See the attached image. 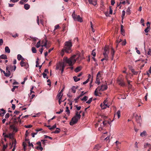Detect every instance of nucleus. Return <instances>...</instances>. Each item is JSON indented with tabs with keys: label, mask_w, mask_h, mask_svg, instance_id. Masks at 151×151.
Returning <instances> with one entry per match:
<instances>
[{
	"label": "nucleus",
	"mask_w": 151,
	"mask_h": 151,
	"mask_svg": "<svg viewBox=\"0 0 151 151\" xmlns=\"http://www.w3.org/2000/svg\"><path fill=\"white\" fill-rule=\"evenodd\" d=\"M60 132V129L58 128H56V130H55L54 132H52V133H54L55 134L59 133Z\"/></svg>",
	"instance_id": "nucleus-24"
},
{
	"label": "nucleus",
	"mask_w": 151,
	"mask_h": 151,
	"mask_svg": "<svg viewBox=\"0 0 151 151\" xmlns=\"http://www.w3.org/2000/svg\"><path fill=\"white\" fill-rule=\"evenodd\" d=\"M150 27L149 26L148 27L145 29L144 31L145 33H147L149 30V29H150Z\"/></svg>",
	"instance_id": "nucleus-34"
},
{
	"label": "nucleus",
	"mask_w": 151,
	"mask_h": 151,
	"mask_svg": "<svg viewBox=\"0 0 151 151\" xmlns=\"http://www.w3.org/2000/svg\"><path fill=\"white\" fill-rule=\"evenodd\" d=\"M108 50V48L107 47H105L104 48V51L103 53V55L104 58H107L108 60V55L107 53V51Z\"/></svg>",
	"instance_id": "nucleus-10"
},
{
	"label": "nucleus",
	"mask_w": 151,
	"mask_h": 151,
	"mask_svg": "<svg viewBox=\"0 0 151 151\" xmlns=\"http://www.w3.org/2000/svg\"><path fill=\"white\" fill-rule=\"evenodd\" d=\"M72 46L71 40L65 42V46L63 50H64L65 52L68 53H69L71 52L72 50L71 47Z\"/></svg>",
	"instance_id": "nucleus-2"
},
{
	"label": "nucleus",
	"mask_w": 151,
	"mask_h": 151,
	"mask_svg": "<svg viewBox=\"0 0 151 151\" xmlns=\"http://www.w3.org/2000/svg\"><path fill=\"white\" fill-rule=\"evenodd\" d=\"M0 71H1V73H2L3 72L5 76H6L9 77L11 75L10 71H8H8H6V73L5 71L3 70L0 68Z\"/></svg>",
	"instance_id": "nucleus-11"
},
{
	"label": "nucleus",
	"mask_w": 151,
	"mask_h": 151,
	"mask_svg": "<svg viewBox=\"0 0 151 151\" xmlns=\"http://www.w3.org/2000/svg\"><path fill=\"white\" fill-rule=\"evenodd\" d=\"M42 75H43V77L44 78H46L47 79H48V77H47V75L46 73H42Z\"/></svg>",
	"instance_id": "nucleus-45"
},
{
	"label": "nucleus",
	"mask_w": 151,
	"mask_h": 151,
	"mask_svg": "<svg viewBox=\"0 0 151 151\" xmlns=\"http://www.w3.org/2000/svg\"><path fill=\"white\" fill-rule=\"evenodd\" d=\"M16 116L15 115L12 118V119H14V122L15 123H17L18 122V119L17 118L15 117Z\"/></svg>",
	"instance_id": "nucleus-22"
},
{
	"label": "nucleus",
	"mask_w": 151,
	"mask_h": 151,
	"mask_svg": "<svg viewBox=\"0 0 151 151\" xmlns=\"http://www.w3.org/2000/svg\"><path fill=\"white\" fill-rule=\"evenodd\" d=\"M122 39H120L119 40H116V43L117 44H118L119 43L122 41Z\"/></svg>",
	"instance_id": "nucleus-57"
},
{
	"label": "nucleus",
	"mask_w": 151,
	"mask_h": 151,
	"mask_svg": "<svg viewBox=\"0 0 151 151\" xmlns=\"http://www.w3.org/2000/svg\"><path fill=\"white\" fill-rule=\"evenodd\" d=\"M82 59L80 53L76 55H74L69 58L66 57H64L63 58V61L68 64L69 66H73L77 61V63H79Z\"/></svg>",
	"instance_id": "nucleus-1"
},
{
	"label": "nucleus",
	"mask_w": 151,
	"mask_h": 151,
	"mask_svg": "<svg viewBox=\"0 0 151 151\" xmlns=\"http://www.w3.org/2000/svg\"><path fill=\"white\" fill-rule=\"evenodd\" d=\"M115 53V51L113 48H112L111 50V54L112 56H114V54Z\"/></svg>",
	"instance_id": "nucleus-33"
},
{
	"label": "nucleus",
	"mask_w": 151,
	"mask_h": 151,
	"mask_svg": "<svg viewBox=\"0 0 151 151\" xmlns=\"http://www.w3.org/2000/svg\"><path fill=\"white\" fill-rule=\"evenodd\" d=\"M101 145L98 144L96 145L94 147V149L96 151H97V150L99 149L101 147Z\"/></svg>",
	"instance_id": "nucleus-15"
},
{
	"label": "nucleus",
	"mask_w": 151,
	"mask_h": 151,
	"mask_svg": "<svg viewBox=\"0 0 151 151\" xmlns=\"http://www.w3.org/2000/svg\"><path fill=\"white\" fill-rule=\"evenodd\" d=\"M26 144L25 142H23V148L24 149H25V147L26 146Z\"/></svg>",
	"instance_id": "nucleus-55"
},
{
	"label": "nucleus",
	"mask_w": 151,
	"mask_h": 151,
	"mask_svg": "<svg viewBox=\"0 0 151 151\" xmlns=\"http://www.w3.org/2000/svg\"><path fill=\"white\" fill-rule=\"evenodd\" d=\"M126 13H127V14H128V15H129L130 14V9L129 8H128L127 9V12H126Z\"/></svg>",
	"instance_id": "nucleus-42"
},
{
	"label": "nucleus",
	"mask_w": 151,
	"mask_h": 151,
	"mask_svg": "<svg viewBox=\"0 0 151 151\" xmlns=\"http://www.w3.org/2000/svg\"><path fill=\"white\" fill-rule=\"evenodd\" d=\"M125 12L123 10L122 12V19H123L124 18V16L125 15Z\"/></svg>",
	"instance_id": "nucleus-41"
},
{
	"label": "nucleus",
	"mask_w": 151,
	"mask_h": 151,
	"mask_svg": "<svg viewBox=\"0 0 151 151\" xmlns=\"http://www.w3.org/2000/svg\"><path fill=\"white\" fill-rule=\"evenodd\" d=\"M63 96V94L62 95V96L60 97V98H58V99H59V100H58V102H59V104H60L61 102H62V101H61V99H62V96Z\"/></svg>",
	"instance_id": "nucleus-50"
},
{
	"label": "nucleus",
	"mask_w": 151,
	"mask_h": 151,
	"mask_svg": "<svg viewBox=\"0 0 151 151\" xmlns=\"http://www.w3.org/2000/svg\"><path fill=\"white\" fill-rule=\"evenodd\" d=\"M124 26L123 25H122L121 26V31L122 34L123 35V34H124V29H123Z\"/></svg>",
	"instance_id": "nucleus-26"
},
{
	"label": "nucleus",
	"mask_w": 151,
	"mask_h": 151,
	"mask_svg": "<svg viewBox=\"0 0 151 151\" xmlns=\"http://www.w3.org/2000/svg\"><path fill=\"white\" fill-rule=\"evenodd\" d=\"M9 116V113H7L5 116V118L6 119L8 118Z\"/></svg>",
	"instance_id": "nucleus-61"
},
{
	"label": "nucleus",
	"mask_w": 151,
	"mask_h": 151,
	"mask_svg": "<svg viewBox=\"0 0 151 151\" xmlns=\"http://www.w3.org/2000/svg\"><path fill=\"white\" fill-rule=\"evenodd\" d=\"M7 145H4L3 146V151H4L5 149L7 148Z\"/></svg>",
	"instance_id": "nucleus-52"
},
{
	"label": "nucleus",
	"mask_w": 151,
	"mask_h": 151,
	"mask_svg": "<svg viewBox=\"0 0 151 151\" xmlns=\"http://www.w3.org/2000/svg\"><path fill=\"white\" fill-rule=\"evenodd\" d=\"M117 81L118 84L122 86H124L125 85V84L124 82L123 79H122L121 78H119Z\"/></svg>",
	"instance_id": "nucleus-4"
},
{
	"label": "nucleus",
	"mask_w": 151,
	"mask_h": 151,
	"mask_svg": "<svg viewBox=\"0 0 151 151\" xmlns=\"http://www.w3.org/2000/svg\"><path fill=\"white\" fill-rule=\"evenodd\" d=\"M14 134H13L12 135L9 137V138L11 139H12V141L14 140V139H15L14 138Z\"/></svg>",
	"instance_id": "nucleus-53"
},
{
	"label": "nucleus",
	"mask_w": 151,
	"mask_h": 151,
	"mask_svg": "<svg viewBox=\"0 0 151 151\" xmlns=\"http://www.w3.org/2000/svg\"><path fill=\"white\" fill-rule=\"evenodd\" d=\"M44 136L45 137L44 138L45 139H46V138H49V139H52V138L51 137H50V136H48L46 135H44Z\"/></svg>",
	"instance_id": "nucleus-49"
},
{
	"label": "nucleus",
	"mask_w": 151,
	"mask_h": 151,
	"mask_svg": "<svg viewBox=\"0 0 151 151\" xmlns=\"http://www.w3.org/2000/svg\"><path fill=\"white\" fill-rule=\"evenodd\" d=\"M10 127L14 131H15V132H17L18 131L17 129L15 127L14 125H10Z\"/></svg>",
	"instance_id": "nucleus-16"
},
{
	"label": "nucleus",
	"mask_w": 151,
	"mask_h": 151,
	"mask_svg": "<svg viewBox=\"0 0 151 151\" xmlns=\"http://www.w3.org/2000/svg\"><path fill=\"white\" fill-rule=\"evenodd\" d=\"M107 88L108 87L106 85H102L101 87H99V91H103L106 90Z\"/></svg>",
	"instance_id": "nucleus-9"
},
{
	"label": "nucleus",
	"mask_w": 151,
	"mask_h": 151,
	"mask_svg": "<svg viewBox=\"0 0 151 151\" xmlns=\"http://www.w3.org/2000/svg\"><path fill=\"white\" fill-rule=\"evenodd\" d=\"M5 113L6 112H0V116H3Z\"/></svg>",
	"instance_id": "nucleus-59"
},
{
	"label": "nucleus",
	"mask_w": 151,
	"mask_h": 151,
	"mask_svg": "<svg viewBox=\"0 0 151 151\" xmlns=\"http://www.w3.org/2000/svg\"><path fill=\"white\" fill-rule=\"evenodd\" d=\"M89 4L95 6L97 4V0H88Z\"/></svg>",
	"instance_id": "nucleus-12"
},
{
	"label": "nucleus",
	"mask_w": 151,
	"mask_h": 151,
	"mask_svg": "<svg viewBox=\"0 0 151 151\" xmlns=\"http://www.w3.org/2000/svg\"><path fill=\"white\" fill-rule=\"evenodd\" d=\"M56 124H55L54 125H53L51 127L49 128V129L50 130H52L54 129L56 127Z\"/></svg>",
	"instance_id": "nucleus-44"
},
{
	"label": "nucleus",
	"mask_w": 151,
	"mask_h": 151,
	"mask_svg": "<svg viewBox=\"0 0 151 151\" xmlns=\"http://www.w3.org/2000/svg\"><path fill=\"white\" fill-rule=\"evenodd\" d=\"M81 69V66H79L77 67L75 70L76 72L77 73L80 71Z\"/></svg>",
	"instance_id": "nucleus-25"
},
{
	"label": "nucleus",
	"mask_w": 151,
	"mask_h": 151,
	"mask_svg": "<svg viewBox=\"0 0 151 151\" xmlns=\"http://www.w3.org/2000/svg\"><path fill=\"white\" fill-rule=\"evenodd\" d=\"M62 94L61 92H60L57 95V97L58 98H59L62 96Z\"/></svg>",
	"instance_id": "nucleus-46"
},
{
	"label": "nucleus",
	"mask_w": 151,
	"mask_h": 151,
	"mask_svg": "<svg viewBox=\"0 0 151 151\" xmlns=\"http://www.w3.org/2000/svg\"><path fill=\"white\" fill-rule=\"evenodd\" d=\"M7 58V56L5 55H2L0 56V59H6Z\"/></svg>",
	"instance_id": "nucleus-20"
},
{
	"label": "nucleus",
	"mask_w": 151,
	"mask_h": 151,
	"mask_svg": "<svg viewBox=\"0 0 151 151\" xmlns=\"http://www.w3.org/2000/svg\"><path fill=\"white\" fill-rule=\"evenodd\" d=\"M115 143L116 144V147H117V148H119V145H120V143H121L120 142H119L118 141H116V142Z\"/></svg>",
	"instance_id": "nucleus-31"
},
{
	"label": "nucleus",
	"mask_w": 151,
	"mask_h": 151,
	"mask_svg": "<svg viewBox=\"0 0 151 151\" xmlns=\"http://www.w3.org/2000/svg\"><path fill=\"white\" fill-rule=\"evenodd\" d=\"M88 97L87 96H84L83 98L81 99V101H86L88 99Z\"/></svg>",
	"instance_id": "nucleus-37"
},
{
	"label": "nucleus",
	"mask_w": 151,
	"mask_h": 151,
	"mask_svg": "<svg viewBox=\"0 0 151 151\" xmlns=\"http://www.w3.org/2000/svg\"><path fill=\"white\" fill-rule=\"evenodd\" d=\"M16 144V141L15 139H14V140L12 141V144L11 145V148H12V147L13 146L15 147Z\"/></svg>",
	"instance_id": "nucleus-19"
},
{
	"label": "nucleus",
	"mask_w": 151,
	"mask_h": 151,
	"mask_svg": "<svg viewBox=\"0 0 151 151\" xmlns=\"http://www.w3.org/2000/svg\"><path fill=\"white\" fill-rule=\"evenodd\" d=\"M74 116H76V117L78 118V119H80L81 117V115L80 114L78 113V111H76V112L75 115Z\"/></svg>",
	"instance_id": "nucleus-18"
},
{
	"label": "nucleus",
	"mask_w": 151,
	"mask_h": 151,
	"mask_svg": "<svg viewBox=\"0 0 151 151\" xmlns=\"http://www.w3.org/2000/svg\"><path fill=\"white\" fill-rule=\"evenodd\" d=\"M36 149H40V150L42 151L43 150V148L41 146H37L36 147Z\"/></svg>",
	"instance_id": "nucleus-51"
},
{
	"label": "nucleus",
	"mask_w": 151,
	"mask_h": 151,
	"mask_svg": "<svg viewBox=\"0 0 151 151\" xmlns=\"http://www.w3.org/2000/svg\"><path fill=\"white\" fill-rule=\"evenodd\" d=\"M77 16L76 15V14H75V12H74L73 13V14L72 15V17L73 18L74 20L76 19V17Z\"/></svg>",
	"instance_id": "nucleus-35"
},
{
	"label": "nucleus",
	"mask_w": 151,
	"mask_h": 151,
	"mask_svg": "<svg viewBox=\"0 0 151 151\" xmlns=\"http://www.w3.org/2000/svg\"><path fill=\"white\" fill-rule=\"evenodd\" d=\"M101 77L100 76V72H99L96 76V80L95 82L96 83L98 84L99 85L100 83V77Z\"/></svg>",
	"instance_id": "nucleus-7"
},
{
	"label": "nucleus",
	"mask_w": 151,
	"mask_h": 151,
	"mask_svg": "<svg viewBox=\"0 0 151 151\" xmlns=\"http://www.w3.org/2000/svg\"><path fill=\"white\" fill-rule=\"evenodd\" d=\"M28 143L29 146H32L33 148H34V145L32 143H30L29 141Z\"/></svg>",
	"instance_id": "nucleus-54"
},
{
	"label": "nucleus",
	"mask_w": 151,
	"mask_h": 151,
	"mask_svg": "<svg viewBox=\"0 0 151 151\" xmlns=\"http://www.w3.org/2000/svg\"><path fill=\"white\" fill-rule=\"evenodd\" d=\"M40 41H39L37 43L36 46L38 48L40 47Z\"/></svg>",
	"instance_id": "nucleus-39"
},
{
	"label": "nucleus",
	"mask_w": 151,
	"mask_h": 151,
	"mask_svg": "<svg viewBox=\"0 0 151 151\" xmlns=\"http://www.w3.org/2000/svg\"><path fill=\"white\" fill-rule=\"evenodd\" d=\"M22 57L21 55L18 54L17 55V59L19 60H21V59H22Z\"/></svg>",
	"instance_id": "nucleus-32"
},
{
	"label": "nucleus",
	"mask_w": 151,
	"mask_h": 151,
	"mask_svg": "<svg viewBox=\"0 0 151 151\" xmlns=\"http://www.w3.org/2000/svg\"><path fill=\"white\" fill-rule=\"evenodd\" d=\"M126 40L125 39L124 40L123 42L122 43V45H126Z\"/></svg>",
	"instance_id": "nucleus-62"
},
{
	"label": "nucleus",
	"mask_w": 151,
	"mask_h": 151,
	"mask_svg": "<svg viewBox=\"0 0 151 151\" xmlns=\"http://www.w3.org/2000/svg\"><path fill=\"white\" fill-rule=\"evenodd\" d=\"M5 51L6 52L8 53H9L10 52V50L9 47H7L6 46L5 47Z\"/></svg>",
	"instance_id": "nucleus-21"
},
{
	"label": "nucleus",
	"mask_w": 151,
	"mask_h": 151,
	"mask_svg": "<svg viewBox=\"0 0 151 151\" xmlns=\"http://www.w3.org/2000/svg\"><path fill=\"white\" fill-rule=\"evenodd\" d=\"M78 118L76 117V116L73 117L71 119V121L70 122V124L71 126H73L74 124H76L79 119Z\"/></svg>",
	"instance_id": "nucleus-3"
},
{
	"label": "nucleus",
	"mask_w": 151,
	"mask_h": 151,
	"mask_svg": "<svg viewBox=\"0 0 151 151\" xmlns=\"http://www.w3.org/2000/svg\"><path fill=\"white\" fill-rule=\"evenodd\" d=\"M116 115H117L118 118H119L120 116V110H118L117 111Z\"/></svg>",
	"instance_id": "nucleus-38"
},
{
	"label": "nucleus",
	"mask_w": 151,
	"mask_h": 151,
	"mask_svg": "<svg viewBox=\"0 0 151 151\" xmlns=\"http://www.w3.org/2000/svg\"><path fill=\"white\" fill-rule=\"evenodd\" d=\"M13 66L12 65H9L6 66V71L8 72V71H12L13 70Z\"/></svg>",
	"instance_id": "nucleus-14"
},
{
	"label": "nucleus",
	"mask_w": 151,
	"mask_h": 151,
	"mask_svg": "<svg viewBox=\"0 0 151 151\" xmlns=\"http://www.w3.org/2000/svg\"><path fill=\"white\" fill-rule=\"evenodd\" d=\"M30 7V5L28 4H25L24 5V8L26 10L28 9Z\"/></svg>",
	"instance_id": "nucleus-23"
},
{
	"label": "nucleus",
	"mask_w": 151,
	"mask_h": 151,
	"mask_svg": "<svg viewBox=\"0 0 151 151\" xmlns=\"http://www.w3.org/2000/svg\"><path fill=\"white\" fill-rule=\"evenodd\" d=\"M135 118L136 121L138 123H139L140 125L141 123L142 122V119L141 116H139L137 115H136L135 116Z\"/></svg>",
	"instance_id": "nucleus-8"
},
{
	"label": "nucleus",
	"mask_w": 151,
	"mask_h": 151,
	"mask_svg": "<svg viewBox=\"0 0 151 151\" xmlns=\"http://www.w3.org/2000/svg\"><path fill=\"white\" fill-rule=\"evenodd\" d=\"M98 91H99V87H98V88L95 90L94 92V94L96 96H98L97 93Z\"/></svg>",
	"instance_id": "nucleus-28"
},
{
	"label": "nucleus",
	"mask_w": 151,
	"mask_h": 151,
	"mask_svg": "<svg viewBox=\"0 0 151 151\" xmlns=\"http://www.w3.org/2000/svg\"><path fill=\"white\" fill-rule=\"evenodd\" d=\"M19 3L21 4H24L25 2H24L23 0H22L20 1L19 2Z\"/></svg>",
	"instance_id": "nucleus-64"
},
{
	"label": "nucleus",
	"mask_w": 151,
	"mask_h": 151,
	"mask_svg": "<svg viewBox=\"0 0 151 151\" xmlns=\"http://www.w3.org/2000/svg\"><path fill=\"white\" fill-rule=\"evenodd\" d=\"M22 115V114L21 115H20L18 117H17L18 119V122H20L21 121V119L20 118V117Z\"/></svg>",
	"instance_id": "nucleus-56"
},
{
	"label": "nucleus",
	"mask_w": 151,
	"mask_h": 151,
	"mask_svg": "<svg viewBox=\"0 0 151 151\" xmlns=\"http://www.w3.org/2000/svg\"><path fill=\"white\" fill-rule=\"evenodd\" d=\"M107 123H109V122L107 121H104L103 122V123L104 126L106 125Z\"/></svg>",
	"instance_id": "nucleus-48"
},
{
	"label": "nucleus",
	"mask_w": 151,
	"mask_h": 151,
	"mask_svg": "<svg viewBox=\"0 0 151 151\" xmlns=\"http://www.w3.org/2000/svg\"><path fill=\"white\" fill-rule=\"evenodd\" d=\"M92 98H90L89 100L86 102V103L88 104H90L92 101Z\"/></svg>",
	"instance_id": "nucleus-40"
},
{
	"label": "nucleus",
	"mask_w": 151,
	"mask_h": 151,
	"mask_svg": "<svg viewBox=\"0 0 151 151\" xmlns=\"http://www.w3.org/2000/svg\"><path fill=\"white\" fill-rule=\"evenodd\" d=\"M20 65L21 67H24L26 69H27L29 68V65L28 63L24 62L21 61L20 63Z\"/></svg>",
	"instance_id": "nucleus-5"
},
{
	"label": "nucleus",
	"mask_w": 151,
	"mask_h": 151,
	"mask_svg": "<svg viewBox=\"0 0 151 151\" xmlns=\"http://www.w3.org/2000/svg\"><path fill=\"white\" fill-rule=\"evenodd\" d=\"M100 106L102 109H105L108 106V105L107 104L104 105V104H101L100 105Z\"/></svg>",
	"instance_id": "nucleus-27"
},
{
	"label": "nucleus",
	"mask_w": 151,
	"mask_h": 151,
	"mask_svg": "<svg viewBox=\"0 0 151 151\" xmlns=\"http://www.w3.org/2000/svg\"><path fill=\"white\" fill-rule=\"evenodd\" d=\"M74 80L75 82H77L80 80V78H78L77 77L75 76L73 77Z\"/></svg>",
	"instance_id": "nucleus-29"
},
{
	"label": "nucleus",
	"mask_w": 151,
	"mask_h": 151,
	"mask_svg": "<svg viewBox=\"0 0 151 151\" xmlns=\"http://www.w3.org/2000/svg\"><path fill=\"white\" fill-rule=\"evenodd\" d=\"M140 135L142 137H146L147 136V134L146 132L145 131H143L142 133H141Z\"/></svg>",
	"instance_id": "nucleus-17"
},
{
	"label": "nucleus",
	"mask_w": 151,
	"mask_h": 151,
	"mask_svg": "<svg viewBox=\"0 0 151 151\" xmlns=\"http://www.w3.org/2000/svg\"><path fill=\"white\" fill-rule=\"evenodd\" d=\"M32 127V126L31 125H25V127L26 128H30Z\"/></svg>",
	"instance_id": "nucleus-60"
},
{
	"label": "nucleus",
	"mask_w": 151,
	"mask_h": 151,
	"mask_svg": "<svg viewBox=\"0 0 151 151\" xmlns=\"http://www.w3.org/2000/svg\"><path fill=\"white\" fill-rule=\"evenodd\" d=\"M151 52V49H148V51L147 54L148 55H150V54Z\"/></svg>",
	"instance_id": "nucleus-63"
},
{
	"label": "nucleus",
	"mask_w": 151,
	"mask_h": 151,
	"mask_svg": "<svg viewBox=\"0 0 151 151\" xmlns=\"http://www.w3.org/2000/svg\"><path fill=\"white\" fill-rule=\"evenodd\" d=\"M91 55L94 57H95L96 55V53L95 52V50H93L92 51Z\"/></svg>",
	"instance_id": "nucleus-47"
},
{
	"label": "nucleus",
	"mask_w": 151,
	"mask_h": 151,
	"mask_svg": "<svg viewBox=\"0 0 151 151\" xmlns=\"http://www.w3.org/2000/svg\"><path fill=\"white\" fill-rule=\"evenodd\" d=\"M32 50L33 53H36L37 52V50L35 47H32Z\"/></svg>",
	"instance_id": "nucleus-30"
},
{
	"label": "nucleus",
	"mask_w": 151,
	"mask_h": 151,
	"mask_svg": "<svg viewBox=\"0 0 151 151\" xmlns=\"http://www.w3.org/2000/svg\"><path fill=\"white\" fill-rule=\"evenodd\" d=\"M75 21H77L81 22H83V20L80 15L77 16L76 19L74 20Z\"/></svg>",
	"instance_id": "nucleus-13"
},
{
	"label": "nucleus",
	"mask_w": 151,
	"mask_h": 151,
	"mask_svg": "<svg viewBox=\"0 0 151 151\" xmlns=\"http://www.w3.org/2000/svg\"><path fill=\"white\" fill-rule=\"evenodd\" d=\"M65 66V65L64 63H63V64L61 63H60V70H61V74L62 75L63 73Z\"/></svg>",
	"instance_id": "nucleus-6"
},
{
	"label": "nucleus",
	"mask_w": 151,
	"mask_h": 151,
	"mask_svg": "<svg viewBox=\"0 0 151 151\" xmlns=\"http://www.w3.org/2000/svg\"><path fill=\"white\" fill-rule=\"evenodd\" d=\"M76 88H75V87L74 86H73L71 88L72 91L73 93H75L76 92Z\"/></svg>",
	"instance_id": "nucleus-36"
},
{
	"label": "nucleus",
	"mask_w": 151,
	"mask_h": 151,
	"mask_svg": "<svg viewBox=\"0 0 151 151\" xmlns=\"http://www.w3.org/2000/svg\"><path fill=\"white\" fill-rule=\"evenodd\" d=\"M18 87V86H13V88L12 89V91L14 92L16 88H17Z\"/></svg>",
	"instance_id": "nucleus-43"
},
{
	"label": "nucleus",
	"mask_w": 151,
	"mask_h": 151,
	"mask_svg": "<svg viewBox=\"0 0 151 151\" xmlns=\"http://www.w3.org/2000/svg\"><path fill=\"white\" fill-rule=\"evenodd\" d=\"M59 26L58 25H56L55 27V29L54 30H56L57 29H58L59 28Z\"/></svg>",
	"instance_id": "nucleus-58"
}]
</instances>
